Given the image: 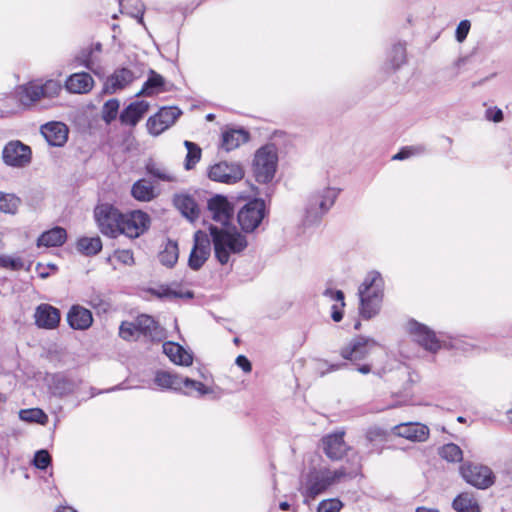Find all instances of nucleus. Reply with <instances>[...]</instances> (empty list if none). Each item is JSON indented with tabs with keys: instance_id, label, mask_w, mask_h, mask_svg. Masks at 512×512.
I'll return each mask as SVG.
<instances>
[{
	"instance_id": "f704fd0d",
	"label": "nucleus",
	"mask_w": 512,
	"mask_h": 512,
	"mask_svg": "<svg viewBox=\"0 0 512 512\" xmlns=\"http://www.w3.org/2000/svg\"><path fill=\"white\" fill-rule=\"evenodd\" d=\"M164 84V78L154 70H150L148 79L144 82L142 89L136 96H152L158 94L162 91Z\"/></svg>"
},
{
	"instance_id": "09e8293b",
	"label": "nucleus",
	"mask_w": 512,
	"mask_h": 512,
	"mask_svg": "<svg viewBox=\"0 0 512 512\" xmlns=\"http://www.w3.org/2000/svg\"><path fill=\"white\" fill-rule=\"evenodd\" d=\"M119 335L122 339L126 341L138 340L140 336L138 334L136 321L128 322L124 321L121 323L119 327Z\"/></svg>"
},
{
	"instance_id": "473e14b6",
	"label": "nucleus",
	"mask_w": 512,
	"mask_h": 512,
	"mask_svg": "<svg viewBox=\"0 0 512 512\" xmlns=\"http://www.w3.org/2000/svg\"><path fill=\"white\" fill-rule=\"evenodd\" d=\"M175 207L188 220L193 221L198 216L197 204L191 196L177 195L174 198Z\"/></svg>"
},
{
	"instance_id": "ea45409f",
	"label": "nucleus",
	"mask_w": 512,
	"mask_h": 512,
	"mask_svg": "<svg viewBox=\"0 0 512 512\" xmlns=\"http://www.w3.org/2000/svg\"><path fill=\"white\" fill-rule=\"evenodd\" d=\"M184 146L187 149L184 166L186 170H191L200 161L202 152L200 147L194 142L186 140L184 141Z\"/></svg>"
},
{
	"instance_id": "7ed1b4c3",
	"label": "nucleus",
	"mask_w": 512,
	"mask_h": 512,
	"mask_svg": "<svg viewBox=\"0 0 512 512\" xmlns=\"http://www.w3.org/2000/svg\"><path fill=\"white\" fill-rule=\"evenodd\" d=\"M209 232L214 247L215 258L221 265H226L232 255L242 253L248 246L246 236L236 228L229 229L210 225Z\"/></svg>"
},
{
	"instance_id": "4be33fe9",
	"label": "nucleus",
	"mask_w": 512,
	"mask_h": 512,
	"mask_svg": "<svg viewBox=\"0 0 512 512\" xmlns=\"http://www.w3.org/2000/svg\"><path fill=\"white\" fill-rule=\"evenodd\" d=\"M67 322L72 329L84 331L92 326L93 316L89 309L74 304L67 313Z\"/></svg>"
},
{
	"instance_id": "69168bd1",
	"label": "nucleus",
	"mask_w": 512,
	"mask_h": 512,
	"mask_svg": "<svg viewBox=\"0 0 512 512\" xmlns=\"http://www.w3.org/2000/svg\"><path fill=\"white\" fill-rule=\"evenodd\" d=\"M152 294L158 298H168L169 299V287L168 285H162L156 289L151 290Z\"/></svg>"
},
{
	"instance_id": "5fc2aeb1",
	"label": "nucleus",
	"mask_w": 512,
	"mask_h": 512,
	"mask_svg": "<svg viewBox=\"0 0 512 512\" xmlns=\"http://www.w3.org/2000/svg\"><path fill=\"white\" fill-rule=\"evenodd\" d=\"M193 389L198 392L199 395H206L210 393V389L207 388L202 382L185 377L183 388Z\"/></svg>"
},
{
	"instance_id": "79ce46f5",
	"label": "nucleus",
	"mask_w": 512,
	"mask_h": 512,
	"mask_svg": "<svg viewBox=\"0 0 512 512\" xmlns=\"http://www.w3.org/2000/svg\"><path fill=\"white\" fill-rule=\"evenodd\" d=\"M439 454L448 462H460L463 459V452L461 448L454 443H448L442 446Z\"/></svg>"
},
{
	"instance_id": "6ab92c4d",
	"label": "nucleus",
	"mask_w": 512,
	"mask_h": 512,
	"mask_svg": "<svg viewBox=\"0 0 512 512\" xmlns=\"http://www.w3.org/2000/svg\"><path fill=\"white\" fill-rule=\"evenodd\" d=\"M394 435L413 442H424L429 437V428L421 423L406 422L392 427Z\"/></svg>"
},
{
	"instance_id": "4468645a",
	"label": "nucleus",
	"mask_w": 512,
	"mask_h": 512,
	"mask_svg": "<svg viewBox=\"0 0 512 512\" xmlns=\"http://www.w3.org/2000/svg\"><path fill=\"white\" fill-rule=\"evenodd\" d=\"M182 111L177 107H162L155 115L148 118L146 126L148 132L158 136L170 128L180 117Z\"/></svg>"
},
{
	"instance_id": "603ef678",
	"label": "nucleus",
	"mask_w": 512,
	"mask_h": 512,
	"mask_svg": "<svg viewBox=\"0 0 512 512\" xmlns=\"http://www.w3.org/2000/svg\"><path fill=\"white\" fill-rule=\"evenodd\" d=\"M0 267L17 271L24 267V263L20 258L0 255Z\"/></svg>"
},
{
	"instance_id": "052dcab7",
	"label": "nucleus",
	"mask_w": 512,
	"mask_h": 512,
	"mask_svg": "<svg viewBox=\"0 0 512 512\" xmlns=\"http://www.w3.org/2000/svg\"><path fill=\"white\" fill-rule=\"evenodd\" d=\"M115 257L125 265H132L134 263L133 253L131 250H118L115 252Z\"/></svg>"
},
{
	"instance_id": "c756f323",
	"label": "nucleus",
	"mask_w": 512,
	"mask_h": 512,
	"mask_svg": "<svg viewBox=\"0 0 512 512\" xmlns=\"http://www.w3.org/2000/svg\"><path fill=\"white\" fill-rule=\"evenodd\" d=\"M66 238V230L62 227L56 226L48 231L43 232L37 240V245L39 247H58L64 244Z\"/></svg>"
},
{
	"instance_id": "13d9d810",
	"label": "nucleus",
	"mask_w": 512,
	"mask_h": 512,
	"mask_svg": "<svg viewBox=\"0 0 512 512\" xmlns=\"http://www.w3.org/2000/svg\"><path fill=\"white\" fill-rule=\"evenodd\" d=\"M55 389L60 395H67L73 391L71 382L64 377L57 378V385Z\"/></svg>"
},
{
	"instance_id": "5701e85b",
	"label": "nucleus",
	"mask_w": 512,
	"mask_h": 512,
	"mask_svg": "<svg viewBox=\"0 0 512 512\" xmlns=\"http://www.w3.org/2000/svg\"><path fill=\"white\" fill-rule=\"evenodd\" d=\"M16 96L23 106L30 107L34 105L43 98L40 80L30 81L18 86L16 89Z\"/></svg>"
},
{
	"instance_id": "f3484780",
	"label": "nucleus",
	"mask_w": 512,
	"mask_h": 512,
	"mask_svg": "<svg viewBox=\"0 0 512 512\" xmlns=\"http://www.w3.org/2000/svg\"><path fill=\"white\" fill-rule=\"evenodd\" d=\"M207 206L212 219L227 228L233 215V208L227 198L215 195L208 201Z\"/></svg>"
},
{
	"instance_id": "9b49d317",
	"label": "nucleus",
	"mask_w": 512,
	"mask_h": 512,
	"mask_svg": "<svg viewBox=\"0 0 512 512\" xmlns=\"http://www.w3.org/2000/svg\"><path fill=\"white\" fill-rule=\"evenodd\" d=\"M377 351H382V348L373 339L359 336L341 349V356L349 361H360Z\"/></svg>"
},
{
	"instance_id": "3c124183",
	"label": "nucleus",
	"mask_w": 512,
	"mask_h": 512,
	"mask_svg": "<svg viewBox=\"0 0 512 512\" xmlns=\"http://www.w3.org/2000/svg\"><path fill=\"white\" fill-rule=\"evenodd\" d=\"M33 464L40 470H45L51 464V456L47 450H39L35 453Z\"/></svg>"
},
{
	"instance_id": "bf43d9fd",
	"label": "nucleus",
	"mask_w": 512,
	"mask_h": 512,
	"mask_svg": "<svg viewBox=\"0 0 512 512\" xmlns=\"http://www.w3.org/2000/svg\"><path fill=\"white\" fill-rule=\"evenodd\" d=\"M485 118L489 121L499 123L503 120V111L497 107H490L485 112Z\"/></svg>"
},
{
	"instance_id": "a211bd4d",
	"label": "nucleus",
	"mask_w": 512,
	"mask_h": 512,
	"mask_svg": "<svg viewBox=\"0 0 512 512\" xmlns=\"http://www.w3.org/2000/svg\"><path fill=\"white\" fill-rule=\"evenodd\" d=\"M40 132L50 146L62 147L68 140L69 129L62 122H48L41 126Z\"/></svg>"
},
{
	"instance_id": "e2e57ef3",
	"label": "nucleus",
	"mask_w": 512,
	"mask_h": 512,
	"mask_svg": "<svg viewBox=\"0 0 512 512\" xmlns=\"http://www.w3.org/2000/svg\"><path fill=\"white\" fill-rule=\"evenodd\" d=\"M236 364L240 367L244 372H250L252 370L251 362L244 355H239L236 358Z\"/></svg>"
},
{
	"instance_id": "bb28decb",
	"label": "nucleus",
	"mask_w": 512,
	"mask_h": 512,
	"mask_svg": "<svg viewBox=\"0 0 512 512\" xmlns=\"http://www.w3.org/2000/svg\"><path fill=\"white\" fill-rule=\"evenodd\" d=\"M135 76L134 73L127 68H120L108 77L105 87L109 93H115L121 90L133 82Z\"/></svg>"
},
{
	"instance_id": "dca6fc26",
	"label": "nucleus",
	"mask_w": 512,
	"mask_h": 512,
	"mask_svg": "<svg viewBox=\"0 0 512 512\" xmlns=\"http://www.w3.org/2000/svg\"><path fill=\"white\" fill-rule=\"evenodd\" d=\"M344 435V431H336L322 438V449L329 459L333 461L340 460L350 450V447L344 441Z\"/></svg>"
},
{
	"instance_id": "0e129e2a",
	"label": "nucleus",
	"mask_w": 512,
	"mask_h": 512,
	"mask_svg": "<svg viewBox=\"0 0 512 512\" xmlns=\"http://www.w3.org/2000/svg\"><path fill=\"white\" fill-rule=\"evenodd\" d=\"M343 308L341 303L339 305H333L331 311V318L335 322H340L343 319Z\"/></svg>"
},
{
	"instance_id": "2eb2a0df",
	"label": "nucleus",
	"mask_w": 512,
	"mask_h": 512,
	"mask_svg": "<svg viewBox=\"0 0 512 512\" xmlns=\"http://www.w3.org/2000/svg\"><path fill=\"white\" fill-rule=\"evenodd\" d=\"M211 253V241L206 233L197 231L194 234V244L191 249L188 266L194 270H199L208 260Z\"/></svg>"
},
{
	"instance_id": "20e7f679",
	"label": "nucleus",
	"mask_w": 512,
	"mask_h": 512,
	"mask_svg": "<svg viewBox=\"0 0 512 512\" xmlns=\"http://www.w3.org/2000/svg\"><path fill=\"white\" fill-rule=\"evenodd\" d=\"M277 166L278 150L275 144H266L255 152L252 170L258 183H270L275 176Z\"/></svg>"
},
{
	"instance_id": "cd10ccee",
	"label": "nucleus",
	"mask_w": 512,
	"mask_h": 512,
	"mask_svg": "<svg viewBox=\"0 0 512 512\" xmlns=\"http://www.w3.org/2000/svg\"><path fill=\"white\" fill-rule=\"evenodd\" d=\"M249 140V133L244 129H229L222 133L221 147L229 152L237 149Z\"/></svg>"
},
{
	"instance_id": "a19ab883",
	"label": "nucleus",
	"mask_w": 512,
	"mask_h": 512,
	"mask_svg": "<svg viewBox=\"0 0 512 512\" xmlns=\"http://www.w3.org/2000/svg\"><path fill=\"white\" fill-rule=\"evenodd\" d=\"M120 7L123 11H127L133 17L139 18V22L143 21L144 5L141 0H120Z\"/></svg>"
},
{
	"instance_id": "6e6d98bb",
	"label": "nucleus",
	"mask_w": 512,
	"mask_h": 512,
	"mask_svg": "<svg viewBox=\"0 0 512 512\" xmlns=\"http://www.w3.org/2000/svg\"><path fill=\"white\" fill-rule=\"evenodd\" d=\"M471 28V22L467 19L460 21L455 31V38L459 43H462L466 38Z\"/></svg>"
},
{
	"instance_id": "7c9ffc66",
	"label": "nucleus",
	"mask_w": 512,
	"mask_h": 512,
	"mask_svg": "<svg viewBox=\"0 0 512 512\" xmlns=\"http://www.w3.org/2000/svg\"><path fill=\"white\" fill-rule=\"evenodd\" d=\"M452 508L456 512H481L477 498L469 492L458 494L452 502Z\"/></svg>"
},
{
	"instance_id": "6e6552de",
	"label": "nucleus",
	"mask_w": 512,
	"mask_h": 512,
	"mask_svg": "<svg viewBox=\"0 0 512 512\" xmlns=\"http://www.w3.org/2000/svg\"><path fill=\"white\" fill-rule=\"evenodd\" d=\"M463 479L477 489L485 490L495 483L493 471L486 465L465 462L460 466Z\"/></svg>"
},
{
	"instance_id": "49530a36",
	"label": "nucleus",
	"mask_w": 512,
	"mask_h": 512,
	"mask_svg": "<svg viewBox=\"0 0 512 512\" xmlns=\"http://www.w3.org/2000/svg\"><path fill=\"white\" fill-rule=\"evenodd\" d=\"M43 98H55L62 91V84L59 80L48 79L45 82L40 80Z\"/></svg>"
},
{
	"instance_id": "864d4df0",
	"label": "nucleus",
	"mask_w": 512,
	"mask_h": 512,
	"mask_svg": "<svg viewBox=\"0 0 512 512\" xmlns=\"http://www.w3.org/2000/svg\"><path fill=\"white\" fill-rule=\"evenodd\" d=\"M341 507L342 503L338 499L323 500L318 506V512H339Z\"/></svg>"
},
{
	"instance_id": "aec40b11",
	"label": "nucleus",
	"mask_w": 512,
	"mask_h": 512,
	"mask_svg": "<svg viewBox=\"0 0 512 512\" xmlns=\"http://www.w3.org/2000/svg\"><path fill=\"white\" fill-rule=\"evenodd\" d=\"M35 323L39 328L55 329L61 319L59 309L50 304H40L35 310Z\"/></svg>"
},
{
	"instance_id": "9d476101",
	"label": "nucleus",
	"mask_w": 512,
	"mask_h": 512,
	"mask_svg": "<svg viewBox=\"0 0 512 512\" xmlns=\"http://www.w3.org/2000/svg\"><path fill=\"white\" fill-rule=\"evenodd\" d=\"M208 177L212 181L231 185L243 179L244 169L240 163L222 161L210 167Z\"/></svg>"
},
{
	"instance_id": "c9c22d12",
	"label": "nucleus",
	"mask_w": 512,
	"mask_h": 512,
	"mask_svg": "<svg viewBox=\"0 0 512 512\" xmlns=\"http://www.w3.org/2000/svg\"><path fill=\"white\" fill-rule=\"evenodd\" d=\"M159 261L162 265L171 268L173 267L179 258V248L176 241L167 240L163 249L158 255Z\"/></svg>"
},
{
	"instance_id": "ddd939ff",
	"label": "nucleus",
	"mask_w": 512,
	"mask_h": 512,
	"mask_svg": "<svg viewBox=\"0 0 512 512\" xmlns=\"http://www.w3.org/2000/svg\"><path fill=\"white\" fill-rule=\"evenodd\" d=\"M150 227V216L141 210H134L123 215L120 234L129 238H138Z\"/></svg>"
},
{
	"instance_id": "de8ad7c7",
	"label": "nucleus",
	"mask_w": 512,
	"mask_h": 512,
	"mask_svg": "<svg viewBox=\"0 0 512 512\" xmlns=\"http://www.w3.org/2000/svg\"><path fill=\"white\" fill-rule=\"evenodd\" d=\"M92 49L81 50L74 58V67H84L88 70L94 71V61L92 58Z\"/></svg>"
},
{
	"instance_id": "a18cd8bd",
	"label": "nucleus",
	"mask_w": 512,
	"mask_h": 512,
	"mask_svg": "<svg viewBox=\"0 0 512 512\" xmlns=\"http://www.w3.org/2000/svg\"><path fill=\"white\" fill-rule=\"evenodd\" d=\"M120 103L117 99H110L106 101L102 107V119L106 124H110L117 117Z\"/></svg>"
},
{
	"instance_id": "680f3d73",
	"label": "nucleus",
	"mask_w": 512,
	"mask_h": 512,
	"mask_svg": "<svg viewBox=\"0 0 512 512\" xmlns=\"http://www.w3.org/2000/svg\"><path fill=\"white\" fill-rule=\"evenodd\" d=\"M325 297H329L331 300L341 303V307L345 306L344 293L341 290H334L332 288H326L323 292Z\"/></svg>"
},
{
	"instance_id": "37998d69",
	"label": "nucleus",
	"mask_w": 512,
	"mask_h": 512,
	"mask_svg": "<svg viewBox=\"0 0 512 512\" xmlns=\"http://www.w3.org/2000/svg\"><path fill=\"white\" fill-rule=\"evenodd\" d=\"M19 417L26 422H35L45 424L48 420L47 415L39 408L22 409L19 411Z\"/></svg>"
},
{
	"instance_id": "338daca9",
	"label": "nucleus",
	"mask_w": 512,
	"mask_h": 512,
	"mask_svg": "<svg viewBox=\"0 0 512 512\" xmlns=\"http://www.w3.org/2000/svg\"><path fill=\"white\" fill-rule=\"evenodd\" d=\"M89 304L96 309H101L103 311L107 310L108 304L101 300L99 297H94L89 300Z\"/></svg>"
},
{
	"instance_id": "774afa93",
	"label": "nucleus",
	"mask_w": 512,
	"mask_h": 512,
	"mask_svg": "<svg viewBox=\"0 0 512 512\" xmlns=\"http://www.w3.org/2000/svg\"><path fill=\"white\" fill-rule=\"evenodd\" d=\"M120 389H122L121 385L112 387L107 390H96L95 388H91V397H94L95 395L102 394L105 392H112V391H116V390H120Z\"/></svg>"
},
{
	"instance_id": "a878e982",
	"label": "nucleus",
	"mask_w": 512,
	"mask_h": 512,
	"mask_svg": "<svg viewBox=\"0 0 512 512\" xmlns=\"http://www.w3.org/2000/svg\"><path fill=\"white\" fill-rule=\"evenodd\" d=\"M163 353L176 365L189 366L193 362V356L181 345L175 342H165L162 346Z\"/></svg>"
},
{
	"instance_id": "412c9836",
	"label": "nucleus",
	"mask_w": 512,
	"mask_h": 512,
	"mask_svg": "<svg viewBox=\"0 0 512 512\" xmlns=\"http://www.w3.org/2000/svg\"><path fill=\"white\" fill-rule=\"evenodd\" d=\"M138 334L153 342H160L164 337V330L158 323L149 315L142 314L136 319Z\"/></svg>"
},
{
	"instance_id": "1a4fd4ad",
	"label": "nucleus",
	"mask_w": 512,
	"mask_h": 512,
	"mask_svg": "<svg viewBox=\"0 0 512 512\" xmlns=\"http://www.w3.org/2000/svg\"><path fill=\"white\" fill-rule=\"evenodd\" d=\"M406 330L415 342L431 353H436L443 347L440 337L425 324L411 319L406 324Z\"/></svg>"
},
{
	"instance_id": "f8f14e48",
	"label": "nucleus",
	"mask_w": 512,
	"mask_h": 512,
	"mask_svg": "<svg viewBox=\"0 0 512 512\" xmlns=\"http://www.w3.org/2000/svg\"><path fill=\"white\" fill-rule=\"evenodd\" d=\"M2 159L8 166L22 168L30 164L31 148L19 140L8 142L3 149Z\"/></svg>"
},
{
	"instance_id": "e433bc0d",
	"label": "nucleus",
	"mask_w": 512,
	"mask_h": 512,
	"mask_svg": "<svg viewBox=\"0 0 512 512\" xmlns=\"http://www.w3.org/2000/svg\"><path fill=\"white\" fill-rule=\"evenodd\" d=\"M102 249L100 237H82L77 241V250L85 256L98 254Z\"/></svg>"
},
{
	"instance_id": "4c0bfd02",
	"label": "nucleus",
	"mask_w": 512,
	"mask_h": 512,
	"mask_svg": "<svg viewBox=\"0 0 512 512\" xmlns=\"http://www.w3.org/2000/svg\"><path fill=\"white\" fill-rule=\"evenodd\" d=\"M21 204V199L13 193L0 192V211L14 215Z\"/></svg>"
},
{
	"instance_id": "b1692460",
	"label": "nucleus",
	"mask_w": 512,
	"mask_h": 512,
	"mask_svg": "<svg viewBox=\"0 0 512 512\" xmlns=\"http://www.w3.org/2000/svg\"><path fill=\"white\" fill-rule=\"evenodd\" d=\"M150 104L145 100L134 101L130 103L120 113V121L122 124L136 126L137 123L143 118V116L149 110Z\"/></svg>"
},
{
	"instance_id": "58836bf2",
	"label": "nucleus",
	"mask_w": 512,
	"mask_h": 512,
	"mask_svg": "<svg viewBox=\"0 0 512 512\" xmlns=\"http://www.w3.org/2000/svg\"><path fill=\"white\" fill-rule=\"evenodd\" d=\"M388 62L395 70L398 69L406 61V47L403 43L394 44L387 56Z\"/></svg>"
},
{
	"instance_id": "f257e3e1",
	"label": "nucleus",
	"mask_w": 512,
	"mask_h": 512,
	"mask_svg": "<svg viewBox=\"0 0 512 512\" xmlns=\"http://www.w3.org/2000/svg\"><path fill=\"white\" fill-rule=\"evenodd\" d=\"M360 467V464L357 463L349 470L345 467L335 470L311 469L302 477L299 491L306 499H314L330 486L356 477L360 472Z\"/></svg>"
},
{
	"instance_id": "f03ea898",
	"label": "nucleus",
	"mask_w": 512,
	"mask_h": 512,
	"mask_svg": "<svg viewBox=\"0 0 512 512\" xmlns=\"http://www.w3.org/2000/svg\"><path fill=\"white\" fill-rule=\"evenodd\" d=\"M384 279L377 271H370L358 287L359 314L369 320L377 316L384 298Z\"/></svg>"
},
{
	"instance_id": "c03bdc74",
	"label": "nucleus",
	"mask_w": 512,
	"mask_h": 512,
	"mask_svg": "<svg viewBox=\"0 0 512 512\" xmlns=\"http://www.w3.org/2000/svg\"><path fill=\"white\" fill-rule=\"evenodd\" d=\"M365 438L371 445L380 446L387 441L388 432L381 427L373 426L367 430Z\"/></svg>"
},
{
	"instance_id": "4d7b16f0",
	"label": "nucleus",
	"mask_w": 512,
	"mask_h": 512,
	"mask_svg": "<svg viewBox=\"0 0 512 512\" xmlns=\"http://www.w3.org/2000/svg\"><path fill=\"white\" fill-rule=\"evenodd\" d=\"M424 151L423 147H405L402 148L398 153H396L392 159L393 160H405L413 155L420 154Z\"/></svg>"
},
{
	"instance_id": "0eeeda50",
	"label": "nucleus",
	"mask_w": 512,
	"mask_h": 512,
	"mask_svg": "<svg viewBox=\"0 0 512 512\" xmlns=\"http://www.w3.org/2000/svg\"><path fill=\"white\" fill-rule=\"evenodd\" d=\"M266 215L264 200L255 198L247 202L237 214V221L241 230L245 233L255 231L262 223Z\"/></svg>"
},
{
	"instance_id": "393cba45",
	"label": "nucleus",
	"mask_w": 512,
	"mask_h": 512,
	"mask_svg": "<svg viewBox=\"0 0 512 512\" xmlns=\"http://www.w3.org/2000/svg\"><path fill=\"white\" fill-rule=\"evenodd\" d=\"M94 86L92 76L87 72L71 74L65 81V88L74 94H85L91 91Z\"/></svg>"
},
{
	"instance_id": "39448f33",
	"label": "nucleus",
	"mask_w": 512,
	"mask_h": 512,
	"mask_svg": "<svg viewBox=\"0 0 512 512\" xmlns=\"http://www.w3.org/2000/svg\"><path fill=\"white\" fill-rule=\"evenodd\" d=\"M339 194L334 187H323L315 190L307 199L305 221L315 224L332 208Z\"/></svg>"
},
{
	"instance_id": "2f4dec72",
	"label": "nucleus",
	"mask_w": 512,
	"mask_h": 512,
	"mask_svg": "<svg viewBox=\"0 0 512 512\" xmlns=\"http://www.w3.org/2000/svg\"><path fill=\"white\" fill-rule=\"evenodd\" d=\"M131 195L138 201L150 202L157 197L153 185L147 179L137 180L131 188Z\"/></svg>"
},
{
	"instance_id": "72a5a7b5",
	"label": "nucleus",
	"mask_w": 512,
	"mask_h": 512,
	"mask_svg": "<svg viewBox=\"0 0 512 512\" xmlns=\"http://www.w3.org/2000/svg\"><path fill=\"white\" fill-rule=\"evenodd\" d=\"M145 170L148 175L162 182H175L176 176L163 164L149 159L145 164Z\"/></svg>"
},
{
	"instance_id": "8fccbe9b",
	"label": "nucleus",
	"mask_w": 512,
	"mask_h": 512,
	"mask_svg": "<svg viewBox=\"0 0 512 512\" xmlns=\"http://www.w3.org/2000/svg\"><path fill=\"white\" fill-rule=\"evenodd\" d=\"M169 287V299L172 298H184V299H192L194 297V293L191 290H183L182 286L177 283H172L168 285Z\"/></svg>"
},
{
	"instance_id": "c85d7f7f",
	"label": "nucleus",
	"mask_w": 512,
	"mask_h": 512,
	"mask_svg": "<svg viewBox=\"0 0 512 512\" xmlns=\"http://www.w3.org/2000/svg\"><path fill=\"white\" fill-rule=\"evenodd\" d=\"M185 377L168 371H158L155 374L154 382L163 389L182 391Z\"/></svg>"
},
{
	"instance_id": "423d86ee",
	"label": "nucleus",
	"mask_w": 512,
	"mask_h": 512,
	"mask_svg": "<svg viewBox=\"0 0 512 512\" xmlns=\"http://www.w3.org/2000/svg\"><path fill=\"white\" fill-rule=\"evenodd\" d=\"M123 215L124 213L109 203L98 204L94 209V218L100 232L111 238L120 235Z\"/></svg>"
}]
</instances>
